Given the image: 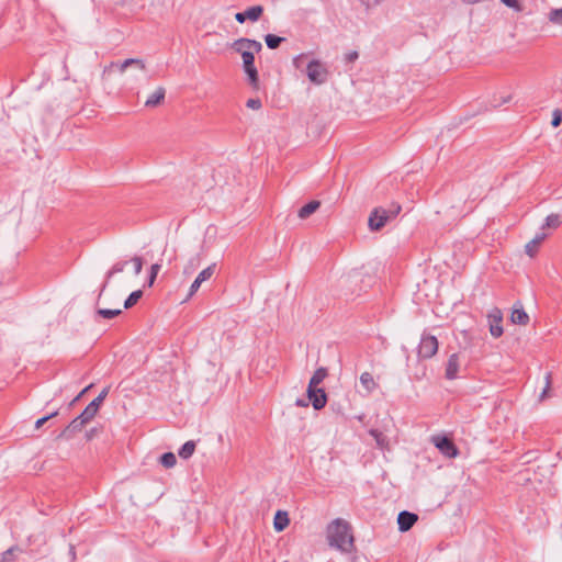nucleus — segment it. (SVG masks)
<instances>
[{
  "label": "nucleus",
  "mask_w": 562,
  "mask_h": 562,
  "mask_svg": "<svg viewBox=\"0 0 562 562\" xmlns=\"http://www.w3.org/2000/svg\"><path fill=\"white\" fill-rule=\"evenodd\" d=\"M232 47L236 53L241 55L243 69L248 77L249 85L252 88L258 89L259 76L255 66V54L261 52L262 44L256 40L241 37L236 40Z\"/></svg>",
  "instance_id": "1"
},
{
  "label": "nucleus",
  "mask_w": 562,
  "mask_h": 562,
  "mask_svg": "<svg viewBox=\"0 0 562 562\" xmlns=\"http://www.w3.org/2000/svg\"><path fill=\"white\" fill-rule=\"evenodd\" d=\"M327 541L331 548L341 552L350 553L355 550V539L351 532L350 524L342 519L336 518L327 526Z\"/></svg>",
  "instance_id": "2"
},
{
  "label": "nucleus",
  "mask_w": 562,
  "mask_h": 562,
  "mask_svg": "<svg viewBox=\"0 0 562 562\" xmlns=\"http://www.w3.org/2000/svg\"><path fill=\"white\" fill-rule=\"evenodd\" d=\"M400 212V204H392V206L389 210H385L383 207H375L369 216V228L372 232L380 231L390 220L396 217Z\"/></svg>",
  "instance_id": "3"
},
{
  "label": "nucleus",
  "mask_w": 562,
  "mask_h": 562,
  "mask_svg": "<svg viewBox=\"0 0 562 562\" xmlns=\"http://www.w3.org/2000/svg\"><path fill=\"white\" fill-rule=\"evenodd\" d=\"M306 76L312 83L321 86L327 82L329 70L321 60L312 59L306 66Z\"/></svg>",
  "instance_id": "4"
},
{
  "label": "nucleus",
  "mask_w": 562,
  "mask_h": 562,
  "mask_svg": "<svg viewBox=\"0 0 562 562\" xmlns=\"http://www.w3.org/2000/svg\"><path fill=\"white\" fill-rule=\"evenodd\" d=\"M439 348V342L436 336L428 333H423L417 348V356L419 359L426 360L432 358Z\"/></svg>",
  "instance_id": "5"
},
{
  "label": "nucleus",
  "mask_w": 562,
  "mask_h": 562,
  "mask_svg": "<svg viewBox=\"0 0 562 562\" xmlns=\"http://www.w3.org/2000/svg\"><path fill=\"white\" fill-rule=\"evenodd\" d=\"M435 447L447 458H456L459 454V449L454 442L447 436L432 437Z\"/></svg>",
  "instance_id": "6"
},
{
  "label": "nucleus",
  "mask_w": 562,
  "mask_h": 562,
  "mask_svg": "<svg viewBox=\"0 0 562 562\" xmlns=\"http://www.w3.org/2000/svg\"><path fill=\"white\" fill-rule=\"evenodd\" d=\"M308 402H311L315 411H321L327 404V394L323 387L307 386L306 390Z\"/></svg>",
  "instance_id": "7"
},
{
  "label": "nucleus",
  "mask_w": 562,
  "mask_h": 562,
  "mask_svg": "<svg viewBox=\"0 0 562 562\" xmlns=\"http://www.w3.org/2000/svg\"><path fill=\"white\" fill-rule=\"evenodd\" d=\"M215 271V263L206 267L205 269H203L199 274L198 277L195 278V280L192 282L190 289H189V294L188 296L191 297L198 290L199 288L201 286V284L209 280L213 273Z\"/></svg>",
  "instance_id": "8"
},
{
  "label": "nucleus",
  "mask_w": 562,
  "mask_h": 562,
  "mask_svg": "<svg viewBox=\"0 0 562 562\" xmlns=\"http://www.w3.org/2000/svg\"><path fill=\"white\" fill-rule=\"evenodd\" d=\"M460 356L459 353H452L449 356L448 361L446 363V372L445 378L447 380H454L458 378V372L460 369Z\"/></svg>",
  "instance_id": "9"
},
{
  "label": "nucleus",
  "mask_w": 562,
  "mask_h": 562,
  "mask_svg": "<svg viewBox=\"0 0 562 562\" xmlns=\"http://www.w3.org/2000/svg\"><path fill=\"white\" fill-rule=\"evenodd\" d=\"M418 516L414 513L402 510L397 516L398 530L402 532L408 531L417 521Z\"/></svg>",
  "instance_id": "10"
},
{
  "label": "nucleus",
  "mask_w": 562,
  "mask_h": 562,
  "mask_svg": "<svg viewBox=\"0 0 562 562\" xmlns=\"http://www.w3.org/2000/svg\"><path fill=\"white\" fill-rule=\"evenodd\" d=\"M130 261L127 260H122V261H117L115 262L111 269L105 273V280L100 289V293H99V296H98V301L100 300L102 293L104 292V290L106 289L108 284H109V281L110 279L115 276L116 273H121L124 271L125 267L128 265Z\"/></svg>",
  "instance_id": "11"
},
{
  "label": "nucleus",
  "mask_w": 562,
  "mask_h": 562,
  "mask_svg": "<svg viewBox=\"0 0 562 562\" xmlns=\"http://www.w3.org/2000/svg\"><path fill=\"white\" fill-rule=\"evenodd\" d=\"M490 333L493 337L498 338L503 335V326H502V314L499 310H496L495 313L490 315Z\"/></svg>",
  "instance_id": "12"
},
{
  "label": "nucleus",
  "mask_w": 562,
  "mask_h": 562,
  "mask_svg": "<svg viewBox=\"0 0 562 562\" xmlns=\"http://www.w3.org/2000/svg\"><path fill=\"white\" fill-rule=\"evenodd\" d=\"M510 321L517 325H527L529 322V315L522 307L520 302H517L512 311Z\"/></svg>",
  "instance_id": "13"
},
{
  "label": "nucleus",
  "mask_w": 562,
  "mask_h": 562,
  "mask_svg": "<svg viewBox=\"0 0 562 562\" xmlns=\"http://www.w3.org/2000/svg\"><path fill=\"white\" fill-rule=\"evenodd\" d=\"M87 424L83 423L81 419H79V417L77 416L76 418H74L69 424L68 426L60 432L59 437L60 438H66V439H70L75 434L79 432L82 430V428L86 426Z\"/></svg>",
  "instance_id": "14"
},
{
  "label": "nucleus",
  "mask_w": 562,
  "mask_h": 562,
  "mask_svg": "<svg viewBox=\"0 0 562 562\" xmlns=\"http://www.w3.org/2000/svg\"><path fill=\"white\" fill-rule=\"evenodd\" d=\"M290 524L289 515L286 512L278 510L273 518V528L276 531H283Z\"/></svg>",
  "instance_id": "15"
},
{
  "label": "nucleus",
  "mask_w": 562,
  "mask_h": 562,
  "mask_svg": "<svg viewBox=\"0 0 562 562\" xmlns=\"http://www.w3.org/2000/svg\"><path fill=\"white\" fill-rule=\"evenodd\" d=\"M319 206H321L319 201L312 200L299 210L297 216L301 220H305V218L310 217L313 213H315L319 209Z\"/></svg>",
  "instance_id": "16"
},
{
  "label": "nucleus",
  "mask_w": 562,
  "mask_h": 562,
  "mask_svg": "<svg viewBox=\"0 0 562 562\" xmlns=\"http://www.w3.org/2000/svg\"><path fill=\"white\" fill-rule=\"evenodd\" d=\"M546 236L547 235L544 233H539L530 241H528L525 246L526 254L530 257H533L538 251L539 245L544 240Z\"/></svg>",
  "instance_id": "17"
},
{
  "label": "nucleus",
  "mask_w": 562,
  "mask_h": 562,
  "mask_svg": "<svg viewBox=\"0 0 562 562\" xmlns=\"http://www.w3.org/2000/svg\"><path fill=\"white\" fill-rule=\"evenodd\" d=\"M166 90L162 87L157 88L146 100L145 105L148 108H155L164 101Z\"/></svg>",
  "instance_id": "18"
},
{
  "label": "nucleus",
  "mask_w": 562,
  "mask_h": 562,
  "mask_svg": "<svg viewBox=\"0 0 562 562\" xmlns=\"http://www.w3.org/2000/svg\"><path fill=\"white\" fill-rule=\"evenodd\" d=\"M360 383L368 394L372 393L378 387V384L374 381L373 375L369 372H363L360 375Z\"/></svg>",
  "instance_id": "19"
},
{
  "label": "nucleus",
  "mask_w": 562,
  "mask_h": 562,
  "mask_svg": "<svg viewBox=\"0 0 562 562\" xmlns=\"http://www.w3.org/2000/svg\"><path fill=\"white\" fill-rule=\"evenodd\" d=\"M369 434L374 438L375 443L380 449H386L389 447V439L382 431L371 428Z\"/></svg>",
  "instance_id": "20"
},
{
  "label": "nucleus",
  "mask_w": 562,
  "mask_h": 562,
  "mask_svg": "<svg viewBox=\"0 0 562 562\" xmlns=\"http://www.w3.org/2000/svg\"><path fill=\"white\" fill-rule=\"evenodd\" d=\"M327 374H328V371L326 368H324V367L318 368L317 370H315L314 374L310 379L307 386H312V387L317 386L325 380Z\"/></svg>",
  "instance_id": "21"
},
{
  "label": "nucleus",
  "mask_w": 562,
  "mask_h": 562,
  "mask_svg": "<svg viewBox=\"0 0 562 562\" xmlns=\"http://www.w3.org/2000/svg\"><path fill=\"white\" fill-rule=\"evenodd\" d=\"M195 441L189 440L184 442L178 451L180 458L187 460L192 457L195 451Z\"/></svg>",
  "instance_id": "22"
},
{
  "label": "nucleus",
  "mask_w": 562,
  "mask_h": 562,
  "mask_svg": "<svg viewBox=\"0 0 562 562\" xmlns=\"http://www.w3.org/2000/svg\"><path fill=\"white\" fill-rule=\"evenodd\" d=\"M247 20L251 22H257L262 13H263V7L262 5H252L247 8L245 11Z\"/></svg>",
  "instance_id": "23"
},
{
  "label": "nucleus",
  "mask_w": 562,
  "mask_h": 562,
  "mask_svg": "<svg viewBox=\"0 0 562 562\" xmlns=\"http://www.w3.org/2000/svg\"><path fill=\"white\" fill-rule=\"evenodd\" d=\"M284 41H285L284 37H281V36L274 35V34H267L265 36L266 45L270 49H277L280 46V44Z\"/></svg>",
  "instance_id": "24"
},
{
  "label": "nucleus",
  "mask_w": 562,
  "mask_h": 562,
  "mask_svg": "<svg viewBox=\"0 0 562 562\" xmlns=\"http://www.w3.org/2000/svg\"><path fill=\"white\" fill-rule=\"evenodd\" d=\"M95 314H97V316H100L102 318L112 319V318L121 315L122 314V310L121 308H115V310L98 308Z\"/></svg>",
  "instance_id": "25"
},
{
  "label": "nucleus",
  "mask_w": 562,
  "mask_h": 562,
  "mask_svg": "<svg viewBox=\"0 0 562 562\" xmlns=\"http://www.w3.org/2000/svg\"><path fill=\"white\" fill-rule=\"evenodd\" d=\"M143 296V291L142 290H136V291H133L128 296L127 299L124 301V308L125 310H128L131 307H133L138 301L139 299Z\"/></svg>",
  "instance_id": "26"
},
{
  "label": "nucleus",
  "mask_w": 562,
  "mask_h": 562,
  "mask_svg": "<svg viewBox=\"0 0 562 562\" xmlns=\"http://www.w3.org/2000/svg\"><path fill=\"white\" fill-rule=\"evenodd\" d=\"M160 463L166 469L173 468L177 463V458L172 452H165L160 457Z\"/></svg>",
  "instance_id": "27"
},
{
  "label": "nucleus",
  "mask_w": 562,
  "mask_h": 562,
  "mask_svg": "<svg viewBox=\"0 0 562 562\" xmlns=\"http://www.w3.org/2000/svg\"><path fill=\"white\" fill-rule=\"evenodd\" d=\"M551 385H552V373L547 372L544 375V387L539 395V402H542L549 397V391L551 389Z\"/></svg>",
  "instance_id": "28"
},
{
  "label": "nucleus",
  "mask_w": 562,
  "mask_h": 562,
  "mask_svg": "<svg viewBox=\"0 0 562 562\" xmlns=\"http://www.w3.org/2000/svg\"><path fill=\"white\" fill-rule=\"evenodd\" d=\"M97 413L98 412L90 404H88L78 417L83 423L88 424L89 422H91L93 419V417L97 415Z\"/></svg>",
  "instance_id": "29"
},
{
  "label": "nucleus",
  "mask_w": 562,
  "mask_h": 562,
  "mask_svg": "<svg viewBox=\"0 0 562 562\" xmlns=\"http://www.w3.org/2000/svg\"><path fill=\"white\" fill-rule=\"evenodd\" d=\"M132 65H136L139 67V69L144 70L145 69V64L142 59H136V58H128V59H125L123 63H121L119 65V69L121 72H123L128 66H132Z\"/></svg>",
  "instance_id": "30"
},
{
  "label": "nucleus",
  "mask_w": 562,
  "mask_h": 562,
  "mask_svg": "<svg viewBox=\"0 0 562 562\" xmlns=\"http://www.w3.org/2000/svg\"><path fill=\"white\" fill-rule=\"evenodd\" d=\"M561 224V217L559 214H550L546 217V222L542 228H557Z\"/></svg>",
  "instance_id": "31"
},
{
  "label": "nucleus",
  "mask_w": 562,
  "mask_h": 562,
  "mask_svg": "<svg viewBox=\"0 0 562 562\" xmlns=\"http://www.w3.org/2000/svg\"><path fill=\"white\" fill-rule=\"evenodd\" d=\"M21 551L20 548L18 546H13L11 548H9L8 550H5L4 552H2L1 554V562H12L15 560V553Z\"/></svg>",
  "instance_id": "32"
},
{
  "label": "nucleus",
  "mask_w": 562,
  "mask_h": 562,
  "mask_svg": "<svg viewBox=\"0 0 562 562\" xmlns=\"http://www.w3.org/2000/svg\"><path fill=\"white\" fill-rule=\"evenodd\" d=\"M108 393H109V387H104L100 392V394L95 398H93L89 404L98 412L100 406H101V404L105 400Z\"/></svg>",
  "instance_id": "33"
},
{
  "label": "nucleus",
  "mask_w": 562,
  "mask_h": 562,
  "mask_svg": "<svg viewBox=\"0 0 562 562\" xmlns=\"http://www.w3.org/2000/svg\"><path fill=\"white\" fill-rule=\"evenodd\" d=\"M550 22L562 25V8L552 9L549 13Z\"/></svg>",
  "instance_id": "34"
},
{
  "label": "nucleus",
  "mask_w": 562,
  "mask_h": 562,
  "mask_svg": "<svg viewBox=\"0 0 562 562\" xmlns=\"http://www.w3.org/2000/svg\"><path fill=\"white\" fill-rule=\"evenodd\" d=\"M160 268H161L160 263L151 265L148 281H147L148 286H153L155 280H156V277H157L158 272L160 271Z\"/></svg>",
  "instance_id": "35"
},
{
  "label": "nucleus",
  "mask_w": 562,
  "mask_h": 562,
  "mask_svg": "<svg viewBox=\"0 0 562 562\" xmlns=\"http://www.w3.org/2000/svg\"><path fill=\"white\" fill-rule=\"evenodd\" d=\"M131 262L133 263L135 276H138L142 272L143 263H144L142 257L134 256L131 259Z\"/></svg>",
  "instance_id": "36"
},
{
  "label": "nucleus",
  "mask_w": 562,
  "mask_h": 562,
  "mask_svg": "<svg viewBox=\"0 0 562 562\" xmlns=\"http://www.w3.org/2000/svg\"><path fill=\"white\" fill-rule=\"evenodd\" d=\"M58 415V411H55L48 415H45L41 418H38L36 422H35V428L36 429H40L46 422H48L49 419H52L53 417H56Z\"/></svg>",
  "instance_id": "37"
},
{
  "label": "nucleus",
  "mask_w": 562,
  "mask_h": 562,
  "mask_svg": "<svg viewBox=\"0 0 562 562\" xmlns=\"http://www.w3.org/2000/svg\"><path fill=\"white\" fill-rule=\"evenodd\" d=\"M246 106L251 110H259L262 106V103H261L260 99H258V98L248 99L246 102Z\"/></svg>",
  "instance_id": "38"
},
{
  "label": "nucleus",
  "mask_w": 562,
  "mask_h": 562,
  "mask_svg": "<svg viewBox=\"0 0 562 562\" xmlns=\"http://www.w3.org/2000/svg\"><path fill=\"white\" fill-rule=\"evenodd\" d=\"M359 57V54L357 50H350L348 53L345 54L344 56V60L347 63V64H351V63H355Z\"/></svg>",
  "instance_id": "39"
},
{
  "label": "nucleus",
  "mask_w": 562,
  "mask_h": 562,
  "mask_svg": "<svg viewBox=\"0 0 562 562\" xmlns=\"http://www.w3.org/2000/svg\"><path fill=\"white\" fill-rule=\"evenodd\" d=\"M562 122V112L560 110H554L552 115L551 124L553 127H558Z\"/></svg>",
  "instance_id": "40"
},
{
  "label": "nucleus",
  "mask_w": 562,
  "mask_h": 562,
  "mask_svg": "<svg viewBox=\"0 0 562 562\" xmlns=\"http://www.w3.org/2000/svg\"><path fill=\"white\" fill-rule=\"evenodd\" d=\"M501 2L503 4H505L506 7L515 9L517 11H519L521 9L520 4H519V0H501Z\"/></svg>",
  "instance_id": "41"
},
{
  "label": "nucleus",
  "mask_w": 562,
  "mask_h": 562,
  "mask_svg": "<svg viewBox=\"0 0 562 562\" xmlns=\"http://www.w3.org/2000/svg\"><path fill=\"white\" fill-rule=\"evenodd\" d=\"M235 20L238 22V23H245L247 21V18H246V14L245 12H237L235 14Z\"/></svg>",
  "instance_id": "42"
},
{
  "label": "nucleus",
  "mask_w": 562,
  "mask_h": 562,
  "mask_svg": "<svg viewBox=\"0 0 562 562\" xmlns=\"http://www.w3.org/2000/svg\"><path fill=\"white\" fill-rule=\"evenodd\" d=\"M295 405L297 407H307L308 406V402L306 400H304V398H297L295 401Z\"/></svg>",
  "instance_id": "43"
},
{
  "label": "nucleus",
  "mask_w": 562,
  "mask_h": 562,
  "mask_svg": "<svg viewBox=\"0 0 562 562\" xmlns=\"http://www.w3.org/2000/svg\"><path fill=\"white\" fill-rule=\"evenodd\" d=\"M305 57L304 54H300L299 56H296L294 59H293V64L295 66V68H300V61L301 59H303Z\"/></svg>",
  "instance_id": "44"
},
{
  "label": "nucleus",
  "mask_w": 562,
  "mask_h": 562,
  "mask_svg": "<svg viewBox=\"0 0 562 562\" xmlns=\"http://www.w3.org/2000/svg\"><path fill=\"white\" fill-rule=\"evenodd\" d=\"M95 432H97V429H95V428H92V429H90V430L87 432V435H86V436H87V438H88V439H91V438L94 436V434H95Z\"/></svg>",
  "instance_id": "45"
},
{
  "label": "nucleus",
  "mask_w": 562,
  "mask_h": 562,
  "mask_svg": "<svg viewBox=\"0 0 562 562\" xmlns=\"http://www.w3.org/2000/svg\"><path fill=\"white\" fill-rule=\"evenodd\" d=\"M92 386V384L88 385L87 387H85L78 395L81 397L82 395H85V393Z\"/></svg>",
  "instance_id": "46"
},
{
  "label": "nucleus",
  "mask_w": 562,
  "mask_h": 562,
  "mask_svg": "<svg viewBox=\"0 0 562 562\" xmlns=\"http://www.w3.org/2000/svg\"><path fill=\"white\" fill-rule=\"evenodd\" d=\"M70 554H72L75 557V548L74 547H70Z\"/></svg>",
  "instance_id": "47"
},
{
  "label": "nucleus",
  "mask_w": 562,
  "mask_h": 562,
  "mask_svg": "<svg viewBox=\"0 0 562 562\" xmlns=\"http://www.w3.org/2000/svg\"><path fill=\"white\" fill-rule=\"evenodd\" d=\"M509 100H510V97H507L506 99L503 100V103H507Z\"/></svg>",
  "instance_id": "48"
},
{
  "label": "nucleus",
  "mask_w": 562,
  "mask_h": 562,
  "mask_svg": "<svg viewBox=\"0 0 562 562\" xmlns=\"http://www.w3.org/2000/svg\"><path fill=\"white\" fill-rule=\"evenodd\" d=\"M80 396L77 395V397L74 400V402L79 401Z\"/></svg>",
  "instance_id": "49"
}]
</instances>
